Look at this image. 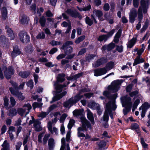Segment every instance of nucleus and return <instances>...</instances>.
Segmentation results:
<instances>
[{
    "instance_id": "f257e3e1",
    "label": "nucleus",
    "mask_w": 150,
    "mask_h": 150,
    "mask_svg": "<svg viewBox=\"0 0 150 150\" xmlns=\"http://www.w3.org/2000/svg\"><path fill=\"white\" fill-rule=\"evenodd\" d=\"M121 85V81L117 80L113 82L111 85L108 87V91L104 92L103 95L107 97L110 100L106 104V107L108 109V114L111 119L113 116L112 110H115L117 108L115 104V99L116 98L117 93H113L117 92L119 90Z\"/></svg>"
},
{
    "instance_id": "f03ea898",
    "label": "nucleus",
    "mask_w": 150,
    "mask_h": 150,
    "mask_svg": "<svg viewBox=\"0 0 150 150\" xmlns=\"http://www.w3.org/2000/svg\"><path fill=\"white\" fill-rule=\"evenodd\" d=\"M90 91V89L87 88H84L81 89L74 97H71L69 99L68 101L64 103V107L66 108L71 107L74 104L76 103L81 99L83 98V96L82 94V93L88 92Z\"/></svg>"
},
{
    "instance_id": "7ed1b4c3",
    "label": "nucleus",
    "mask_w": 150,
    "mask_h": 150,
    "mask_svg": "<svg viewBox=\"0 0 150 150\" xmlns=\"http://www.w3.org/2000/svg\"><path fill=\"white\" fill-rule=\"evenodd\" d=\"M81 121L82 125L81 127H79L77 129V136L79 137H85L86 139H89L90 136L88 134H86L85 135L82 132L86 131L87 128L91 129V125L89 122L83 117H81Z\"/></svg>"
},
{
    "instance_id": "20e7f679",
    "label": "nucleus",
    "mask_w": 150,
    "mask_h": 150,
    "mask_svg": "<svg viewBox=\"0 0 150 150\" xmlns=\"http://www.w3.org/2000/svg\"><path fill=\"white\" fill-rule=\"evenodd\" d=\"M4 71V74L5 77L7 79H10L12 75H13L14 73V70L13 68L9 66L8 68L6 66L3 68Z\"/></svg>"
},
{
    "instance_id": "39448f33",
    "label": "nucleus",
    "mask_w": 150,
    "mask_h": 150,
    "mask_svg": "<svg viewBox=\"0 0 150 150\" xmlns=\"http://www.w3.org/2000/svg\"><path fill=\"white\" fill-rule=\"evenodd\" d=\"M44 133H40L38 137V141L40 143H42L43 145H46L47 144L49 138L50 137V134H47L44 136L42 140V138L43 137Z\"/></svg>"
},
{
    "instance_id": "423d86ee",
    "label": "nucleus",
    "mask_w": 150,
    "mask_h": 150,
    "mask_svg": "<svg viewBox=\"0 0 150 150\" xmlns=\"http://www.w3.org/2000/svg\"><path fill=\"white\" fill-rule=\"evenodd\" d=\"M20 39L23 43H27L29 42L30 38L27 33L24 31L21 32L19 34Z\"/></svg>"
},
{
    "instance_id": "0eeeda50",
    "label": "nucleus",
    "mask_w": 150,
    "mask_h": 150,
    "mask_svg": "<svg viewBox=\"0 0 150 150\" xmlns=\"http://www.w3.org/2000/svg\"><path fill=\"white\" fill-rule=\"evenodd\" d=\"M137 18L139 21L138 23L136 26V29L139 30L141 27V22L143 19V13L141 8V7H140L139 8L137 11Z\"/></svg>"
},
{
    "instance_id": "6e6552de",
    "label": "nucleus",
    "mask_w": 150,
    "mask_h": 150,
    "mask_svg": "<svg viewBox=\"0 0 150 150\" xmlns=\"http://www.w3.org/2000/svg\"><path fill=\"white\" fill-rule=\"evenodd\" d=\"M88 107L93 110H96L98 114L100 115L101 113L100 105L98 103L94 102H90L88 104Z\"/></svg>"
},
{
    "instance_id": "1a4fd4ad",
    "label": "nucleus",
    "mask_w": 150,
    "mask_h": 150,
    "mask_svg": "<svg viewBox=\"0 0 150 150\" xmlns=\"http://www.w3.org/2000/svg\"><path fill=\"white\" fill-rule=\"evenodd\" d=\"M10 90L11 93L13 96H16L19 100H22L25 99V96L22 95L23 93L21 92L15 91L12 88H10Z\"/></svg>"
},
{
    "instance_id": "9d476101",
    "label": "nucleus",
    "mask_w": 150,
    "mask_h": 150,
    "mask_svg": "<svg viewBox=\"0 0 150 150\" xmlns=\"http://www.w3.org/2000/svg\"><path fill=\"white\" fill-rule=\"evenodd\" d=\"M129 21L131 23H133L135 20L137 16V11L134 8H132L129 13Z\"/></svg>"
},
{
    "instance_id": "9b49d317",
    "label": "nucleus",
    "mask_w": 150,
    "mask_h": 150,
    "mask_svg": "<svg viewBox=\"0 0 150 150\" xmlns=\"http://www.w3.org/2000/svg\"><path fill=\"white\" fill-rule=\"evenodd\" d=\"M66 12L69 15L72 17L75 18L78 17L80 19L82 18V16L76 10H72L69 9H68L66 11Z\"/></svg>"
},
{
    "instance_id": "f8f14e48",
    "label": "nucleus",
    "mask_w": 150,
    "mask_h": 150,
    "mask_svg": "<svg viewBox=\"0 0 150 150\" xmlns=\"http://www.w3.org/2000/svg\"><path fill=\"white\" fill-rule=\"evenodd\" d=\"M52 123L51 122H49L47 123V127L49 131L52 134L55 133L57 135L58 134V129L54 126L53 127L52 125Z\"/></svg>"
},
{
    "instance_id": "ddd939ff",
    "label": "nucleus",
    "mask_w": 150,
    "mask_h": 150,
    "mask_svg": "<svg viewBox=\"0 0 150 150\" xmlns=\"http://www.w3.org/2000/svg\"><path fill=\"white\" fill-rule=\"evenodd\" d=\"M94 75L98 76L105 74L107 70L105 67L95 69L94 71Z\"/></svg>"
},
{
    "instance_id": "4468645a",
    "label": "nucleus",
    "mask_w": 150,
    "mask_h": 150,
    "mask_svg": "<svg viewBox=\"0 0 150 150\" xmlns=\"http://www.w3.org/2000/svg\"><path fill=\"white\" fill-rule=\"evenodd\" d=\"M91 17L93 20H92L88 16H86L85 20L86 23L89 26H91L93 24V20L95 23H97V21L94 15L93 14L91 15Z\"/></svg>"
},
{
    "instance_id": "2eb2a0df",
    "label": "nucleus",
    "mask_w": 150,
    "mask_h": 150,
    "mask_svg": "<svg viewBox=\"0 0 150 150\" xmlns=\"http://www.w3.org/2000/svg\"><path fill=\"white\" fill-rule=\"evenodd\" d=\"M122 103L127 107L131 108L132 103L131 101V98L129 97H124L122 99Z\"/></svg>"
},
{
    "instance_id": "dca6fc26",
    "label": "nucleus",
    "mask_w": 150,
    "mask_h": 150,
    "mask_svg": "<svg viewBox=\"0 0 150 150\" xmlns=\"http://www.w3.org/2000/svg\"><path fill=\"white\" fill-rule=\"evenodd\" d=\"M107 60L106 58H102L100 59H98L97 61L95 62L93 64V67H97L100 66L106 63Z\"/></svg>"
},
{
    "instance_id": "f3484780",
    "label": "nucleus",
    "mask_w": 150,
    "mask_h": 150,
    "mask_svg": "<svg viewBox=\"0 0 150 150\" xmlns=\"http://www.w3.org/2000/svg\"><path fill=\"white\" fill-rule=\"evenodd\" d=\"M40 119H37L34 120L33 122L34 127L35 130L37 132H40L42 129V128L40 125L41 122L40 121Z\"/></svg>"
},
{
    "instance_id": "a211bd4d",
    "label": "nucleus",
    "mask_w": 150,
    "mask_h": 150,
    "mask_svg": "<svg viewBox=\"0 0 150 150\" xmlns=\"http://www.w3.org/2000/svg\"><path fill=\"white\" fill-rule=\"evenodd\" d=\"M29 20L28 18L24 14H21L19 17V21L22 24H28Z\"/></svg>"
},
{
    "instance_id": "6ab92c4d",
    "label": "nucleus",
    "mask_w": 150,
    "mask_h": 150,
    "mask_svg": "<svg viewBox=\"0 0 150 150\" xmlns=\"http://www.w3.org/2000/svg\"><path fill=\"white\" fill-rule=\"evenodd\" d=\"M93 13H95V15L97 16L99 20L101 21H103L104 20L103 17H102L103 15V13L102 11L99 10H94L93 11Z\"/></svg>"
},
{
    "instance_id": "aec40b11",
    "label": "nucleus",
    "mask_w": 150,
    "mask_h": 150,
    "mask_svg": "<svg viewBox=\"0 0 150 150\" xmlns=\"http://www.w3.org/2000/svg\"><path fill=\"white\" fill-rule=\"evenodd\" d=\"M21 53L20 50L17 46L13 47V51L11 53V55L13 58H14L18 55H20Z\"/></svg>"
},
{
    "instance_id": "412c9836",
    "label": "nucleus",
    "mask_w": 150,
    "mask_h": 150,
    "mask_svg": "<svg viewBox=\"0 0 150 150\" xmlns=\"http://www.w3.org/2000/svg\"><path fill=\"white\" fill-rule=\"evenodd\" d=\"M48 145L49 150H53L55 146V142L54 139L52 138H50L48 140Z\"/></svg>"
},
{
    "instance_id": "4be33fe9",
    "label": "nucleus",
    "mask_w": 150,
    "mask_h": 150,
    "mask_svg": "<svg viewBox=\"0 0 150 150\" xmlns=\"http://www.w3.org/2000/svg\"><path fill=\"white\" fill-rule=\"evenodd\" d=\"M144 59L141 58L139 56H137L134 60V62L133 63V66H135L138 64L144 62Z\"/></svg>"
},
{
    "instance_id": "5701e85b",
    "label": "nucleus",
    "mask_w": 150,
    "mask_h": 150,
    "mask_svg": "<svg viewBox=\"0 0 150 150\" xmlns=\"http://www.w3.org/2000/svg\"><path fill=\"white\" fill-rule=\"evenodd\" d=\"M87 115L88 119L91 122L92 124L95 123L93 114L89 109L87 110Z\"/></svg>"
},
{
    "instance_id": "b1692460",
    "label": "nucleus",
    "mask_w": 150,
    "mask_h": 150,
    "mask_svg": "<svg viewBox=\"0 0 150 150\" xmlns=\"http://www.w3.org/2000/svg\"><path fill=\"white\" fill-rule=\"evenodd\" d=\"M67 93L66 91H64L60 94H58L54 96L53 98V101H55L58 100L64 96Z\"/></svg>"
},
{
    "instance_id": "393cba45",
    "label": "nucleus",
    "mask_w": 150,
    "mask_h": 150,
    "mask_svg": "<svg viewBox=\"0 0 150 150\" xmlns=\"http://www.w3.org/2000/svg\"><path fill=\"white\" fill-rule=\"evenodd\" d=\"M6 28L7 30V31L8 33V36L10 38V39L11 40L14 39L15 36L12 30L7 26H6Z\"/></svg>"
},
{
    "instance_id": "a878e982",
    "label": "nucleus",
    "mask_w": 150,
    "mask_h": 150,
    "mask_svg": "<svg viewBox=\"0 0 150 150\" xmlns=\"http://www.w3.org/2000/svg\"><path fill=\"white\" fill-rule=\"evenodd\" d=\"M2 148L1 150H10L9 144L7 140H5L1 145Z\"/></svg>"
},
{
    "instance_id": "bb28decb",
    "label": "nucleus",
    "mask_w": 150,
    "mask_h": 150,
    "mask_svg": "<svg viewBox=\"0 0 150 150\" xmlns=\"http://www.w3.org/2000/svg\"><path fill=\"white\" fill-rule=\"evenodd\" d=\"M23 108H25V111L26 112L25 115V116L29 113L30 110L32 108V107L29 103H27L24 105Z\"/></svg>"
},
{
    "instance_id": "cd10ccee",
    "label": "nucleus",
    "mask_w": 150,
    "mask_h": 150,
    "mask_svg": "<svg viewBox=\"0 0 150 150\" xmlns=\"http://www.w3.org/2000/svg\"><path fill=\"white\" fill-rule=\"evenodd\" d=\"M137 39L135 38H133L129 41L127 43V47L129 48H131L135 44L136 42Z\"/></svg>"
},
{
    "instance_id": "c85d7f7f",
    "label": "nucleus",
    "mask_w": 150,
    "mask_h": 150,
    "mask_svg": "<svg viewBox=\"0 0 150 150\" xmlns=\"http://www.w3.org/2000/svg\"><path fill=\"white\" fill-rule=\"evenodd\" d=\"M7 11L5 7H3L1 11V16L3 19L5 20L7 17Z\"/></svg>"
},
{
    "instance_id": "c756f323",
    "label": "nucleus",
    "mask_w": 150,
    "mask_h": 150,
    "mask_svg": "<svg viewBox=\"0 0 150 150\" xmlns=\"http://www.w3.org/2000/svg\"><path fill=\"white\" fill-rule=\"evenodd\" d=\"M108 109L106 107V109L105 110V113L103 116V119L104 121L108 122L109 120V114Z\"/></svg>"
},
{
    "instance_id": "7c9ffc66",
    "label": "nucleus",
    "mask_w": 150,
    "mask_h": 150,
    "mask_svg": "<svg viewBox=\"0 0 150 150\" xmlns=\"http://www.w3.org/2000/svg\"><path fill=\"white\" fill-rule=\"evenodd\" d=\"M114 62L111 61L108 63L106 64L105 67L106 68L108 71L113 69L114 67Z\"/></svg>"
},
{
    "instance_id": "2f4dec72",
    "label": "nucleus",
    "mask_w": 150,
    "mask_h": 150,
    "mask_svg": "<svg viewBox=\"0 0 150 150\" xmlns=\"http://www.w3.org/2000/svg\"><path fill=\"white\" fill-rule=\"evenodd\" d=\"M65 142V139L64 138H63L61 139L62 145L60 150H67V146L68 144L66 145Z\"/></svg>"
},
{
    "instance_id": "473e14b6",
    "label": "nucleus",
    "mask_w": 150,
    "mask_h": 150,
    "mask_svg": "<svg viewBox=\"0 0 150 150\" xmlns=\"http://www.w3.org/2000/svg\"><path fill=\"white\" fill-rule=\"evenodd\" d=\"M39 23L42 27H44L45 25L46 22V18L44 16L41 17L39 20Z\"/></svg>"
},
{
    "instance_id": "72a5a7b5",
    "label": "nucleus",
    "mask_w": 150,
    "mask_h": 150,
    "mask_svg": "<svg viewBox=\"0 0 150 150\" xmlns=\"http://www.w3.org/2000/svg\"><path fill=\"white\" fill-rule=\"evenodd\" d=\"M64 77L65 74H59L57 77V81L60 82H63L65 80Z\"/></svg>"
},
{
    "instance_id": "f704fd0d",
    "label": "nucleus",
    "mask_w": 150,
    "mask_h": 150,
    "mask_svg": "<svg viewBox=\"0 0 150 150\" xmlns=\"http://www.w3.org/2000/svg\"><path fill=\"white\" fill-rule=\"evenodd\" d=\"M64 51V53L66 55L71 53L73 51V48L71 46L65 47L64 49H63Z\"/></svg>"
},
{
    "instance_id": "c9c22d12",
    "label": "nucleus",
    "mask_w": 150,
    "mask_h": 150,
    "mask_svg": "<svg viewBox=\"0 0 150 150\" xmlns=\"http://www.w3.org/2000/svg\"><path fill=\"white\" fill-rule=\"evenodd\" d=\"M17 113L16 109L14 108L11 109L9 110L8 115L10 117H13L16 115Z\"/></svg>"
},
{
    "instance_id": "e433bc0d",
    "label": "nucleus",
    "mask_w": 150,
    "mask_h": 150,
    "mask_svg": "<svg viewBox=\"0 0 150 150\" xmlns=\"http://www.w3.org/2000/svg\"><path fill=\"white\" fill-rule=\"evenodd\" d=\"M66 86L65 85H58L55 86V88L57 92L60 93L62 91V88Z\"/></svg>"
},
{
    "instance_id": "4c0bfd02",
    "label": "nucleus",
    "mask_w": 150,
    "mask_h": 150,
    "mask_svg": "<svg viewBox=\"0 0 150 150\" xmlns=\"http://www.w3.org/2000/svg\"><path fill=\"white\" fill-rule=\"evenodd\" d=\"M29 74V72L28 71H21L19 74V75L23 78L27 77Z\"/></svg>"
},
{
    "instance_id": "58836bf2",
    "label": "nucleus",
    "mask_w": 150,
    "mask_h": 150,
    "mask_svg": "<svg viewBox=\"0 0 150 150\" xmlns=\"http://www.w3.org/2000/svg\"><path fill=\"white\" fill-rule=\"evenodd\" d=\"M49 112L47 110V112H42L38 115V117L44 118L46 117V116L49 114Z\"/></svg>"
},
{
    "instance_id": "ea45409f",
    "label": "nucleus",
    "mask_w": 150,
    "mask_h": 150,
    "mask_svg": "<svg viewBox=\"0 0 150 150\" xmlns=\"http://www.w3.org/2000/svg\"><path fill=\"white\" fill-rule=\"evenodd\" d=\"M45 35L44 33L42 32L39 33L36 36V38L38 39H43L45 38Z\"/></svg>"
},
{
    "instance_id": "a19ab883",
    "label": "nucleus",
    "mask_w": 150,
    "mask_h": 150,
    "mask_svg": "<svg viewBox=\"0 0 150 150\" xmlns=\"http://www.w3.org/2000/svg\"><path fill=\"white\" fill-rule=\"evenodd\" d=\"M148 0H141L140 2L141 6L139 8L141 7L142 11V8H144L146 7V4L148 3Z\"/></svg>"
},
{
    "instance_id": "79ce46f5",
    "label": "nucleus",
    "mask_w": 150,
    "mask_h": 150,
    "mask_svg": "<svg viewBox=\"0 0 150 150\" xmlns=\"http://www.w3.org/2000/svg\"><path fill=\"white\" fill-rule=\"evenodd\" d=\"M75 121L72 119H70L68 125V128L69 129H70L74 125Z\"/></svg>"
},
{
    "instance_id": "37998d69",
    "label": "nucleus",
    "mask_w": 150,
    "mask_h": 150,
    "mask_svg": "<svg viewBox=\"0 0 150 150\" xmlns=\"http://www.w3.org/2000/svg\"><path fill=\"white\" fill-rule=\"evenodd\" d=\"M4 105L5 108L7 109L8 105L9 100L8 97L6 96L4 99Z\"/></svg>"
},
{
    "instance_id": "c03bdc74",
    "label": "nucleus",
    "mask_w": 150,
    "mask_h": 150,
    "mask_svg": "<svg viewBox=\"0 0 150 150\" xmlns=\"http://www.w3.org/2000/svg\"><path fill=\"white\" fill-rule=\"evenodd\" d=\"M42 105V103H38L37 102H35L32 105L34 109L37 108H41Z\"/></svg>"
},
{
    "instance_id": "a18cd8bd",
    "label": "nucleus",
    "mask_w": 150,
    "mask_h": 150,
    "mask_svg": "<svg viewBox=\"0 0 150 150\" xmlns=\"http://www.w3.org/2000/svg\"><path fill=\"white\" fill-rule=\"evenodd\" d=\"M148 26V23L146 21L144 25L143 26L142 28L140 30V33H142L144 32L147 29Z\"/></svg>"
},
{
    "instance_id": "49530a36",
    "label": "nucleus",
    "mask_w": 150,
    "mask_h": 150,
    "mask_svg": "<svg viewBox=\"0 0 150 150\" xmlns=\"http://www.w3.org/2000/svg\"><path fill=\"white\" fill-rule=\"evenodd\" d=\"M150 108V105L147 103H144L142 105L140 108L139 109L140 110L142 108L146 110V109Z\"/></svg>"
},
{
    "instance_id": "de8ad7c7",
    "label": "nucleus",
    "mask_w": 150,
    "mask_h": 150,
    "mask_svg": "<svg viewBox=\"0 0 150 150\" xmlns=\"http://www.w3.org/2000/svg\"><path fill=\"white\" fill-rule=\"evenodd\" d=\"M25 109L20 108L18 109V114L21 116H23L24 114L26 113V112L25 111Z\"/></svg>"
},
{
    "instance_id": "09e8293b",
    "label": "nucleus",
    "mask_w": 150,
    "mask_h": 150,
    "mask_svg": "<svg viewBox=\"0 0 150 150\" xmlns=\"http://www.w3.org/2000/svg\"><path fill=\"white\" fill-rule=\"evenodd\" d=\"M25 50L28 53H31L33 50V47L30 45L27 46L25 48Z\"/></svg>"
},
{
    "instance_id": "8fccbe9b",
    "label": "nucleus",
    "mask_w": 150,
    "mask_h": 150,
    "mask_svg": "<svg viewBox=\"0 0 150 150\" xmlns=\"http://www.w3.org/2000/svg\"><path fill=\"white\" fill-rule=\"evenodd\" d=\"M108 38V36L107 35H103L99 36L98 40V41H102L103 40H106Z\"/></svg>"
},
{
    "instance_id": "3c124183",
    "label": "nucleus",
    "mask_w": 150,
    "mask_h": 150,
    "mask_svg": "<svg viewBox=\"0 0 150 150\" xmlns=\"http://www.w3.org/2000/svg\"><path fill=\"white\" fill-rule=\"evenodd\" d=\"M83 72H81L77 74H75L71 76V79H73L76 80L77 79H78L83 75Z\"/></svg>"
},
{
    "instance_id": "603ef678",
    "label": "nucleus",
    "mask_w": 150,
    "mask_h": 150,
    "mask_svg": "<svg viewBox=\"0 0 150 150\" xmlns=\"http://www.w3.org/2000/svg\"><path fill=\"white\" fill-rule=\"evenodd\" d=\"M85 38V36L84 35L79 37L75 40V42L76 44H79Z\"/></svg>"
},
{
    "instance_id": "864d4df0",
    "label": "nucleus",
    "mask_w": 150,
    "mask_h": 150,
    "mask_svg": "<svg viewBox=\"0 0 150 150\" xmlns=\"http://www.w3.org/2000/svg\"><path fill=\"white\" fill-rule=\"evenodd\" d=\"M67 116V115L66 113H64L62 115L59 119V121L60 123L64 122L65 118Z\"/></svg>"
},
{
    "instance_id": "5fc2aeb1",
    "label": "nucleus",
    "mask_w": 150,
    "mask_h": 150,
    "mask_svg": "<svg viewBox=\"0 0 150 150\" xmlns=\"http://www.w3.org/2000/svg\"><path fill=\"white\" fill-rule=\"evenodd\" d=\"M69 62V61L66 59H63L61 61V64L62 65H64L66 64V66L67 67H69V65L68 64Z\"/></svg>"
},
{
    "instance_id": "6e6d98bb",
    "label": "nucleus",
    "mask_w": 150,
    "mask_h": 150,
    "mask_svg": "<svg viewBox=\"0 0 150 150\" xmlns=\"http://www.w3.org/2000/svg\"><path fill=\"white\" fill-rule=\"evenodd\" d=\"M115 44L112 43H111L107 45V50L110 51L113 49L115 47Z\"/></svg>"
},
{
    "instance_id": "4d7b16f0",
    "label": "nucleus",
    "mask_w": 150,
    "mask_h": 150,
    "mask_svg": "<svg viewBox=\"0 0 150 150\" xmlns=\"http://www.w3.org/2000/svg\"><path fill=\"white\" fill-rule=\"evenodd\" d=\"M72 44H73V42L72 41H67L63 45L62 49H64L65 47H67L69 46H68L72 45Z\"/></svg>"
},
{
    "instance_id": "13d9d810",
    "label": "nucleus",
    "mask_w": 150,
    "mask_h": 150,
    "mask_svg": "<svg viewBox=\"0 0 150 150\" xmlns=\"http://www.w3.org/2000/svg\"><path fill=\"white\" fill-rule=\"evenodd\" d=\"M73 113L74 115L76 116L80 115L82 114L81 110H75L73 111Z\"/></svg>"
},
{
    "instance_id": "bf43d9fd",
    "label": "nucleus",
    "mask_w": 150,
    "mask_h": 150,
    "mask_svg": "<svg viewBox=\"0 0 150 150\" xmlns=\"http://www.w3.org/2000/svg\"><path fill=\"white\" fill-rule=\"evenodd\" d=\"M11 104L12 106L13 107L16 105V102L13 97H11L10 98Z\"/></svg>"
},
{
    "instance_id": "052dcab7",
    "label": "nucleus",
    "mask_w": 150,
    "mask_h": 150,
    "mask_svg": "<svg viewBox=\"0 0 150 150\" xmlns=\"http://www.w3.org/2000/svg\"><path fill=\"white\" fill-rule=\"evenodd\" d=\"M98 145L100 148H102L105 146L106 143L105 142L103 141L98 143Z\"/></svg>"
},
{
    "instance_id": "680f3d73",
    "label": "nucleus",
    "mask_w": 150,
    "mask_h": 150,
    "mask_svg": "<svg viewBox=\"0 0 150 150\" xmlns=\"http://www.w3.org/2000/svg\"><path fill=\"white\" fill-rule=\"evenodd\" d=\"M27 85L28 86L30 87L31 89H32L33 86V82L32 80L29 81L27 83Z\"/></svg>"
},
{
    "instance_id": "e2e57ef3",
    "label": "nucleus",
    "mask_w": 150,
    "mask_h": 150,
    "mask_svg": "<svg viewBox=\"0 0 150 150\" xmlns=\"http://www.w3.org/2000/svg\"><path fill=\"white\" fill-rule=\"evenodd\" d=\"M66 54H61L59 55L57 57V59L58 60H59L60 59H62L63 58H64L65 57H66Z\"/></svg>"
},
{
    "instance_id": "0e129e2a",
    "label": "nucleus",
    "mask_w": 150,
    "mask_h": 150,
    "mask_svg": "<svg viewBox=\"0 0 150 150\" xmlns=\"http://www.w3.org/2000/svg\"><path fill=\"white\" fill-rule=\"evenodd\" d=\"M50 44L53 46H54L55 45H59L60 44L61 42H58L55 40L52 41L50 43Z\"/></svg>"
},
{
    "instance_id": "69168bd1",
    "label": "nucleus",
    "mask_w": 150,
    "mask_h": 150,
    "mask_svg": "<svg viewBox=\"0 0 150 150\" xmlns=\"http://www.w3.org/2000/svg\"><path fill=\"white\" fill-rule=\"evenodd\" d=\"M57 107V105L55 104H53L50 106L47 110V111L50 112Z\"/></svg>"
},
{
    "instance_id": "338daca9",
    "label": "nucleus",
    "mask_w": 150,
    "mask_h": 150,
    "mask_svg": "<svg viewBox=\"0 0 150 150\" xmlns=\"http://www.w3.org/2000/svg\"><path fill=\"white\" fill-rule=\"evenodd\" d=\"M133 84H131L128 85L126 87V90L127 92H130L132 88Z\"/></svg>"
},
{
    "instance_id": "774afa93",
    "label": "nucleus",
    "mask_w": 150,
    "mask_h": 150,
    "mask_svg": "<svg viewBox=\"0 0 150 150\" xmlns=\"http://www.w3.org/2000/svg\"><path fill=\"white\" fill-rule=\"evenodd\" d=\"M139 0H133V6L135 8H137L139 4Z\"/></svg>"
}]
</instances>
